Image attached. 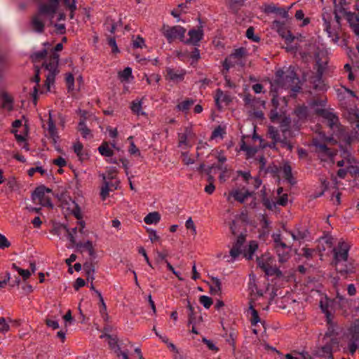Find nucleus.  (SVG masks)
I'll list each match as a JSON object with an SVG mask.
<instances>
[{
	"label": "nucleus",
	"instance_id": "nucleus-47",
	"mask_svg": "<svg viewBox=\"0 0 359 359\" xmlns=\"http://www.w3.org/2000/svg\"><path fill=\"white\" fill-rule=\"evenodd\" d=\"M250 309L251 311L250 322L252 325L255 326L259 322H260V318L258 311L254 308L252 304H250Z\"/></svg>",
	"mask_w": 359,
	"mask_h": 359
},
{
	"label": "nucleus",
	"instance_id": "nucleus-35",
	"mask_svg": "<svg viewBox=\"0 0 359 359\" xmlns=\"http://www.w3.org/2000/svg\"><path fill=\"white\" fill-rule=\"evenodd\" d=\"M1 97L3 101L1 107L6 109L9 111H12L13 109L14 102L13 97L7 93L3 92L1 95Z\"/></svg>",
	"mask_w": 359,
	"mask_h": 359
},
{
	"label": "nucleus",
	"instance_id": "nucleus-17",
	"mask_svg": "<svg viewBox=\"0 0 359 359\" xmlns=\"http://www.w3.org/2000/svg\"><path fill=\"white\" fill-rule=\"evenodd\" d=\"M334 238L328 232H324V235L318 240L317 248L320 252H325L326 250L332 252V249L334 248Z\"/></svg>",
	"mask_w": 359,
	"mask_h": 359
},
{
	"label": "nucleus",
	"instance_id": "nucleus-43",
	"mask_svg": "<svg viewBox=\"0 0 359 359\" xmlns=\"http://www.w3.org/2000/svg\"><path fill=\"white\" fill-rule=\"evenodd\" d=\"M83 269L86 272L87 280H90V281L93 282L94 280L93 273L95 272L93 264L92 263H85L83 264Z\"/></svg>",
	"mask_w": 359,
	"mask_h": 359
},
{
	"label": "nucleus",
	"instance_id": "nucleus-10",
	"mask_svg": "<svg viewBox=\"0 0 359 359\" xmlns=\"http://www.w3.org/2000/svg\"><path fill=\"white\" fill-rule=\"evenodd\" d=\"M273 248L280 263L283 264L290 258L291 247L286 245L281 238L280 234L273 236Z\"/></svg>",
	"mask_w": 359,
	"mask_h": 359
},
{
	"label": "nucleus",
	"instance_id": "nucleus-21",
	"mask_svg": "<svg viewBox=\"0 0 359 359\" xmlns=\"http://www.w3.org/2000/svg\"><path fill=\"white\" fill-rule=\"evenodd\" d=\"M351 35L346 32H339V42L337 43L341 48L347 51V55L351 58L353 53V48L350 46Z\"/></svg>",
	"mask_w": 359,
	"mask_h": 359
},
{
	"label": "nucleus",
	"instance_id": "nucleus-13",
	"mask_svg": "<svg viewBox=\"0 0 359 359\" xmlns=\"http://www.w3.org/2000/svg\"><path fill=\"white\" fill-rule=\"evenodd\" d=\"M214 102L218 111H221L224 106H229L233 100V98L228 91H224L220 88H217L213 94Z\"/></svg>",
	"mask_w": 359,
	"mask_h": 359
},
{
	"label": "nucleus",
	"instance_id": "nucleus-56",
	"mask_svg": "<svg viewBox=\"0 0 359 359\" xmlns=\"http://www.w3.org/2000/svg\"><path fill=\"white\" fill-rule=\"evenodd\" d=\"M32 81L36 83V86L34 88V93H33V97H34V102L36 104L37 101V93H38V88L37 86L39 85V83L40 81V76H39V70H36V74L32 79Z\"/></svg>",
	"mask_w": 359,
	"mask_h": 359
},
{
	"label": "nucleus",
	"instance_id": "nucleus-64",
	"mask_svg": "<svg viewBox=\"0 0 359 359\" xmlns=\"http://www.w3.org/2000/svg\"><path fill=\"white\" fill-rule=\"evenodd\" d=\"M327 103V98L326 97H315L313 100V106H320V107H325Z\"/></svg>",
	"mask_w": 359,
	"mask_h": 359
},
{
	"label": "nucleus",
	"instance_id": "nucleus-58",
	"mask_svg": "<svg viewBox=\"0 0 359 359\" xmlns=\"http://www.w3.org/2000/svg\"><path fill=\"white\" fill-rule=\"evenodd\" d=\"M213 168L222 170V167L221 165L212 164L211 166H209L208 168H205L204 174H205L208 176V179H207L208 181H214V177L211 175L212 170Z\"/></svg>",
	"mask_w": 359,
	"mask_h": 359
},
{
	"label": "nucleus",
	"instance_id": "nucleus-15",
	"mask_svg": "<svg viewBox=\"0 0 359 359\" xmlns=\"http://www.w3.org/2000/svg\"><path fill=\"white\" fill-rule=\"evenodd\" d=\"M195 137V133L191 127H185L183 132L177 134V147L180 148L187 149L192 147L190 140Z\"/></svg>",
	"mask_w": 359,
	"mask_h": 359
},
{
	"label": "nucleus",
	"instance_id": "nucleus-30",
	"mask_svg": "<svg viewBox=\"0 0 359 359\" xmlns=\"http://www.w3.org/2000/svg\"><path fill=\"white\" fill-rule=\"evenodd\" d=\"M316 151L322 158L326 157L331 160L337 154V151L334 149L329 148L325 144H319L318 145H316Z\"/></svg>",
	"mask_w": 359,
	"mask_h": 359
},
{
	"label": "nucleus",
	"instance_id": "nucleus-62",
	"mask_svg": "<svg viewBox=\"0 0 359 359\" xmlns=\"http://www.w3.org/2000/svg\"><path fill=\"white\" fill-rule=\"evenodd\" d=\"M108 44L111 48V51L113 53H117L119 52L118 46L116 43V39L114 36H109L107 38Z\"/></svg>",
	"mask_w": 359,
	"mask_h": 359
},
{
	"label": "nucleus",
	"instance_id": "nucleus-48",
	"mask_svg": "<svg viewBox=\"0 0 359 359\" xmlns=\"http://www.w3.org/2000/svg\"><path fill=\"white\" fill-rule=\"evenodd\" d=\"M133 137L130 136L128 140L130 141V146L128 147V152L130 155L140 156L141 155L140 149L136 147L133 141Z\"/></svg>",
	"mask_w": 359,
	"mask_h": 359
},
{
	"label": "nucleus",
	"instance_id": "nucleus-22",
	"mask_svg": "<svg viewBox=\"0 0 359 359\" xmlns=\"http://www.w3.org/2000/svg\"><path fill=\"white\" fill-rule=\"evenodd\" d=\"M72 149L80 161L83 162L89 159L88 151L84 149L83 143L79 140L74 142Z\"/></svg>",
	"mask_w": 359,
	"mask_h": 359
},
{
	"label": "nucleus",
	"instance_id": "nucleus-12",
	"mask_svg": "<svg viewBox=\"0 0 359 359\" xmlns=\"http://www.w3.org/2000/svg\"><path fill=\"white\" fill-rule=\"evenodd\" d=\"M351 245L344 240H340L336 247L332 249L334 262L337 265L340 262H346Z\"/></svg>",
	"mask_w": 359,
	"mask_h": 359
},
{
	"label": "nucleus",
	"instance_id": "nucleus-9",
	"mask_svg": "<svg viewBox=\"0 0 359 359\" xmlns=\"http://www.w3.org/2000/svg\"><path fill=\"white\" fill-rule=\"evenodd\" d=\"M247 55V50L245 48L241 47L236 48L232 52L229 57L225 58L222 62V67L226 71H229L230 68L236 65H243V60Z\"/></svg>",
	"mask_w": 359,
	"mask_h": 359
},
{
	"label": "nucleus",
	"instance_id": "nucleus-61",
	"mask_svg": "<svg viewBox=\"0 0 359 359\" xmlns=\"http://www.w3.org/2000/svg\"><path fill=\"white\" fill-rule=\"evenodd\" d=\"M199 302L205 309H209L213 303L211 297L205 295L200 297Z\"/></svg>",
	"mask_w": 359,
	"mask_h": 359
},
{
	"label": "nucleus",
	"instance_id": "nucleus-33",
	"mask_svg": "<svg viewBox=\"0 0 359 359\" xmlns=\"http://www.w3.org/2000/svg\"><path fill=\"white\" fill-rule=\"evenodd\" d=\"M347 3L345 0H340L338 4H335L334 7V12L341 14L343 18L346 20L348 13H353V12L348 11Z\"/></svg>",
	"mask_w": 359,
	"mask_h": 359
},
{
	"label": "nucleus",
	"instance_id": "nucleus-18",
	"mask_svg": "<svg viewBox=\"0 0 359 359\" xmlns=\"http://www.w3.org/2000/svg\"><path fill=\"white\" fill-rule=\"evenodd\" d=\"M272 27L277 31L282 38L285 39L286 41L292 42L293 41L294 36L290 31L287 29L284 22L276 20L272 22Z\"/></svg>",
	"mask_w": 359,
	"mask_h": 359
},
{
	"label": "nucleus",
	"instance_id": "nucleus-1",
	"mask_svg": "<svg viewBox=\"0 0 359 359\" xmlns=\"http://www.w3.org/2000/svg\"><path fill=\"white\" fill-rule=\"evenodd\" d=\"M272 96L270 104V111L269 117L270 121L273 123H279V128L269 126L267 128L266 136L271 140V143L269 145L271 149L276 148L277 144H280L283 148H286L289 151H292L293 144L292 142V131L290 130V118L285 116L284 107L286 105L285 100L284 105L280 104V98L278 97V93L276 90H271Z\"/></svg>",
	"mask_w": 359,
	"mask_h": 359
},
{
	"label": "nucleus",
	"instance_id": "nucleus-28",
	"mask_svg": "<svg viewBox=\"0 0 359 359\" xmlns=\"http://www.w3.org/2000/svg\"><path fill=\"white\" fill-rule=\"evenodd\" d=\"M111 147L109 145V142L107 141H103L98 147L99 153L104 157H112L114 155V150L112 148L116 147V143H111Z\"/></svg>",
	"mask_w": 359,
	"mask_h": 359
},
{
	"label": "nucleus",
	"instance_id": "nucleus-2",
	"mask_svg": "<svg viewBox=\"0 0 359 359\" xmlns=\"http://www.w3.org/2000/svg\"><path fill=\"white\" fill-rule=\"evenodd\" d=\"M315 112L327 121V126L339 139L346 141L349 144L352 143L353 137L349 135L346 128L340 124L337 116L326 109H316Z\"/></svg>",
	"mask_w": 359,
	"mask_h": 359
},
{
	"label": "nucleus",
	"instance_id": "nucleus-27",
	"mask_svg": "<svg viewBox=\"0 0 359 359\" xmlns=\"http://www.w3.org/2000/svg\"><path fill=\"white\" fill-rule=\"evenodd\" d=\"M290 8L287 9L282 7H278L275 4H271L266 6L264 12L266 13H276L280 15L282 18L287 19L289 16L288 11Z\"/></svg>",
	"mask_w": 359,
	"mask_h": 359
},
{
	"label": "nucleus",
	"instance_id": "nucleus-11",
	"mask_svg": "<svg viewBox=\"0 0 359 359\" xmlns=\"http://www.w3.org/2000/svg\"><path fill=\"white\" fill-rule=\"evenodd\" d=\"M50 192L51 190L44 186L37 187L32 194L34 203L44 207H53L51 198L49 196Z\"/></svg>",
	"mask_w": 359,
	"mask_h": 359
},
{
	"label": "nucleus",
	"instance_id": "nucleus-49",
	"mask_svg": "<svg viewBox=\"0 0 359 359\" xmlns=\"http://www.w3.org/2000/svg\"><path fill=\"white\" fill-rule=\"evenodd\" d=\"M65 82L68 91H72L74 89V77L72 73L65 74Z\"/></svg>",
	"mask_w": 359,
	"mask_h": 359
},
{
	"label": "nucleus",
	"instance_id": "nucleus-52",
	"mask_svg": "<svg viewBox=\"0 0 359 359\" xmlns=\"http://www.w3.org/2000/svg\"><path fill=\"white\" fill-rule=\"evenodd\" d=\"M295 18L298 20H303V22L302 23V26H306L309 25L311 22V20L309 18H304V13L302 10H297L295 13Z\"/></svg>",
	"mask_w": 359,
	"mask_h": 359
},
{
	"label": "nucleus",
	"instance_id": "nucleus-24",
	"mask_svg": "<svg viewBox=\"0 0 359 359\" xmlns=\"http://www.w3.org/2000/svg\"><path fill=\"white\" fill-rule=\"evenodd\" d=\"M104 180H105L106 177H103ZM120 182L118 180H116L114 182H108L104 180V185L102 187L100 191V196L103 201H104L109 196V191L116 190L118 189Z\"/></svg>",
	"mask_w": 359,
	"mask_h": 359
},
{
	"label": "nucleus",
	"instance_id": "nucleus-57",
	"mask_svg": "<svg viewBox=\"0 0 359 359\" xmlns=\"http://www.w3.org/2000/svg\"><path fill=\"white\" fill-rule=\"evenodd\" d=\"M245 35L248 39L254 42H259L260 41L259 36L255 35V29L253 27H250L247 29Z\"/></svg>",
	"mask_w": 359,
	"mask_h": 359
},
{
	"label": "nucleus",
	"instance_id": "nucleus-37",
	"mask_svg": "<svg viewBox=\"0 0 359 359\" xmlns=\"http://www.w3.org/2000/svg\"><path fill=\"white\" fill-rule=\"evenodd\" d=\"M326 318H327V330L325 332V337H336L337 335V332H336V330H335L336 325H334L332 322L330 315L329 313H327Z\"/></svg>",
	"mask_w": 359,
	"mask_h": 359
},
{
	"label": "nucleus",
	"instance_id": "nucleus-44",
	"mask_svg": "<svg viewBox=\"0 0 359 359\" xmlns=\"http://www.w3.org/2000/svg\"><path fill=\"white\" fill-rule=\"evenodd\" d=\"M77 246L88 251L89 255L91 257L94 256L95 254V249L93 245V243L90 241H88L83 243H79V244H77Z\"/></svg>",
	"mask_w": 359,
	"mask_h": 359
},
{
	"label": "nucleus",
	"instance_id": "nucleus-60",
	"mask_svg": "<svg viewBox=\"0 0 359 359\" xmlns=\"http://www.w3.org/2000/svg\"><path fill=\"white\" fill-rule=\"evenodd\" d=\"M294 240H303L307 236L308 231L306 230H297L296 232H290Z\"/></svg>",
	"mask_w": 359,
	"mask_h": 359
},
{
	"label": "nucleus",
	"instance_id": "nucleus-42",
	"mask_svg": "<svg viewBox=\"0 0 359 359\" xmlns=\"http://www.w3.org/2000/svg\"><path fill=\"white\" fill-rule=\"evenodd\" d=\"M257 248H258L257 243L254 241H250L249 246H248V249L246 251H245V252H244L245 257H246L248 259H252L253 254L255 253V252L257 250Z\"/></svg>",
	"mask_w": 359,
	"mask_h": 359
},
{
	"label": "nucleus",
	"instance_id": "nucleus-32",
	"mask_svg": "<svg viewBox=\"0 0 359 359\" xmlns=\"http://www.w3.org/2000/svg\"><path fill=\"white\" fill-rule=\"evenodd\" d=\"M47 130L48 133L49 138H51L54 143L57 142V139L59 138L57 134V130L55 126V123L53 118L50 116L47 121Z\"/></svg>",
	"mask_w": 359,
	"mask_h": 359
},
{
	"label": "nucleus",
	"instance_id": "nucleus-16",
	"mask_svg": "<svg viewBox=\"0 0 359 359\" xmlns=\"http://www.w3.org/2000/svg\"><path fill=\"white\" fill-rule=\"evenodd\" d=\"M187 71L184 69L166 67L165 79L167 81L178 83L184 80Z\"/></svg>",
	"mask_w": 359,
	"mask_h": 359
},
{
	"label": "nucleus",
	"instance_id": "nucleus-50",
	"mask_svg": "<svg viewBox=\"0 0 359 359\" xmlns=\"http://www.w3.org/2000/svg\"><path fill=\"white\" fill-rule=\"evenodd\" d=\"M104 25H106L107 29L111 33L114 34L116 30V23L112 18L108 17L106 19Z\"/></svg>",
	"mask_w": 359,
	"mask_h": 359
},
{
	"label": "nucleus",
	"instance_id": "nucleus-45",
	"mask_svg": "<svg viewBox=\"0 0 359 359\" xmlns=\"http://www.w3.org/2000/svg\"><path fill=\"white\" fill-rule=\"evenodd\" d=\"M189 57L192 60L191 65H193L194 63H198L201 59L200 50L195 46L192 50L189 53Z\"/></svg>",
	"mask_w": 359,
	"mask_h": 359
},
{
	"label": "nucleus",
	"instance_id": "nucleus-39",
	"mask_svg": "<svg viewBox=\"0 0 359 359\" xmlns=\"http://www.w3.org/2000/svg\"><path fill=\"white\" fill-rule=\"evenodd\" d=\"M78 130L83 138L92 137L91 130L88 128L84 120H81L78 124Z\"/></svg>",
	"mask_w": 359,
	"mask_h": 359
},
{
	"label": "nucleus",
	"instance_id": "nucleus-34",
	"mask_svg": "<svg viewBox=\"0 0 359 359\" xmlns=\"http://www.w3.org/2000/svg\"><path fill=\"white\" fill-rule=\"evenodd\" d=\"M130 109L135 115L147 116V114L142 111V100L135 99L133 100Z\"/></svg>",
	"mask_w": 359,
	"mask_h": 359
},
{
	"label": "nucleus",
	"instance_id": "nucleus-7",
	"mask_svg": "<svg viewBox=\"0 0 359 359\" xmlns=\"http://www.w3.org/2000/svg\"><path fill=\"white\" fill-rule=\"evenodd\" d=\"M161 32L169 43L177 40L184 43L187 29L180 25L170 27L164 25L161 28Z\"/></svg>",
	"mask_w": 359,
	"mask_h": 359
},
{
	"label": "nucleus",
	"instance_id": "nucleus-4",
	"mask_svg": "<svg viewBox=\"0 0 359 359\" xmlns=\"http://www.w3.org/2000/svg\"><path fill=\"white\" fill-rule=\"evenodd\" d=\"M63 49V45L61 43H57L53 50H51L50 53L47 60L43 62L42 67L48 71V74L46 76V81L48 85L50 83H53L56 74L59 72L58 64L60 60V55L57 52L61 51Z\"/></svg>",
	"mask_w": 359,
	"mask_h": 359
},
{
	"label": "nucleus",
	"instance_id": "nucleus-20",
	"mask_svg": "<svg viewBox=\"0 0 359 359\" xmlns=\"http://www.w3.org/2000/svg\"><path fill=\"white\" fill-rule=\"evenodd\" d=\"M59 4V0H49L48 4H41L39 7L40 15H53Z\"/></svg>",
	"mask_w": 359,
	"mask_h": 359
},
{
	"label": "nucleus",
	"instance_id": "nucleus-51",
	"mask_svg": "<svg viewBox=\"0 0 359 359\" xmlns=\"http://www.w3.org/2000/svg\"><path fill=\"white\" fill-rule=\"evenodd\" d=\"M118 78L121 81H128L130 77H132V69L129 67H126L123 71L118 72Z\"/></svg>",
	"mask_w": 359,
	"mask_h": 359
},
{
	"label": "nucleus",
	"instance_id": "nucleus-8",
	"mask_svg": "<svg viewBox=\"0 0 359 359\" xmlns=\"http://www.w3.org/2000/svg\"><path fill=\"white\" fill-rule=\"evenodd\" d=\"M245 139L248 140H250L252 142H257L259 141V147L261 148H266L269 146L271 143H267L264 140H263L259 135H257L256 133H255L252 135V137L250 136H243L241 142V150L244 151L246 152V154L248 157H252L255 155V154L257 152V147L255 146H251L247 144L245 142Z\"/></svg>",
	"mask_w": 359,
	"mask_h": 359
},
{
	"label": "nucleus",
	"instance_id": "nucleus-41",
	"mask_svg": "<svg viewBox=\"0 0 359 359\" xmlns=\"http://www.w3.org/2000/svg\"><path fill=\"white\" fill-rule=\"evenodd\" d=\"M32 26L34 31L37 32H43L44 30V23L39 19L38 15H35L32 19Z\"/></svg>",
	"mask_w": 359,
	"mask_h": 359
},
{
	"label": "nucleus",
	"instance_id": "nucleus-3",
	"mask_svg": "<svg viewBox=\"0 0 359 359\" xmlns=\"http://www.w3.org/2000/svg\"><path fill=\"white\" fill-rule=\"evenodd\" d=\"M299 79L294 67L291 66L285 69H278L275 73V78L271 86L276 85L278 87L296 90L298 87Z\"/></svg>",
	"mask_w": 359,
	"mask_h": 359
},
{
	"label": "nucleus",
	"instance_id": "nucleus-53",
	"mask_svg": "<svg viewBox=\"0 0 359 359\" xmlns=\"http://www.w3.org/2000/svg\"><path fill=\"white\" fill-rule=\"evenodd\" d=\"M47 55H48V52L46 50H43L41 51L36 52L32 56L33 61L34 62H40L43 60H44V61H45L46 60L48 59V57L46 58Z\"/></svg>",
	"mask_w": 359,
	"mask_h": 359
},
{
	"label": "nucleus",
	"instance_id": "nucleus-54",
	"mask_svg": "<svg viewBox=\"0 0 359 359\" xmlns=\"http://www.w3.org/2000/svg\"><path fill=\"white\" fill-rule=\"evenodd\" d=\"M187 309H189L188 314V325L194 324L196 322V313L194 312V308L192 306L191 303L189 302L187 305Z\"/></svg>",
	"mask_w": 359,
	"mask_h": 359
},
{
	"label": "nucleus",
	"instance_id": "nucleus-5",
	"mask_svg": "<svg viewBox=\"0 0 359 359\" xmlns=\"http://www.w3.org/2000/svg\"><path fill=\"white\" fill-rule=\"evenodd\" d=\"M323 30L333 43L339 42V32H341V25H337L333 20L331 9L323 8L321 13Z\"/></svg>",
	"mask_w": 359,
	"mask_h": 359
},
{
	"label": "nucleus",
	"instance_id": "nucleus-36",
	"mask_svg": "<svg viewBox=\"0 0 359 359\" xmlns=\"http://www.w3.org/2000/svg\"><path fill=\"white\" fill-rule=\"evenodd\" d=\"M226 134V126L219 125L212 130L210 137V140H216L217 138L223 140Z\"/></svg>",
	"mask_w": 359,
	"mask_h": 359
},
{
	"label": "nucleus",
	"instance_id": "nucleus-25",
	"mask_svg": "<svg viewBox=\"0 0 359 359\" xmlns=\"http://www.w3.org/2000/svg\"><path fill=\"white\" fill-rule=\"evenodd\" d=\"M245 242V236L241 234L239 235L236 242L233 243V247L230 250V255L231 257L235 259L237 258L241 253V247Z\"/></svg>",
	"mask_w": 359,
	"mask_h": 359
},
{
	"label": "nucleus",
	"instance_id": "nucleus-31",
	"mask_svg": "<svg viewBox=\"0 0 359 359\" xmlns=\"http://www.w3.org/2000/svg\"><path fill=\"white\" fill-rule=\"evenodd\" d=\"M252 192H250L248 189L243 188L241 189H236L230 193L234 199L240 203H243L245 200L252 195Z\"/></svg>",
	"mask_w": 359,
	"mask_h": 359
},
{
	"label": "nucleus",
	"instance_id": "nucleus-14",
	"mask_svg": "<svg viewBox=\"0 0 359 359\" xmlns=\"http://www.w3.org/2000/svg\"><path fill=\"white\" fill-rule=\"evenodd\" d=\"M189 38L184 36V44L198 46L204 36V32L202 26L197 28H192L188 32Z\"/></svg>",
	"mask_w": 359,
	"mask_h": 359
},
{
	"label": "nucleus",
	"instance_id": "nucleus-38",
	"mask_svg": "<svg viewBox=\"0 0 359 359\" xmlns=\"http://www.w3.org/2000/svg\"><path fill=\"white\" fill-rule=\"evenodd\" d=\"M212 285L210 287V292L212 294H221L222 283L220 280L215 277L211 278Z\"/></svg>",
	"mask_w": 359,
	"mask_h": 359
},
{
	"label": "nucleus",
	"instance_id": "nucleus-59",
	"mask_svg": "<svg viewBox=\"0 0 359 359\" xmlns=\"http://www.w3.org/2000/svg\"><path fill=\"white\" fill-rule=\"evenodd\" d=\"M262 202L263 205L266 208L269 210H272L273 203L271 202V199L267 196L265 191H264V193H262Z\"/></svg>",
	"mask_w": 359,
	"mask_h": 359
},
{
	"label": "nucleus",
	"instance_id": "nucleus-23",
	"mask_svg": "<svg viewBox=\"0 0 359 359\" xmlns=\"http://www.w3.org/2000/svg\"><path fill=\"white\" fill-rule=\"evenodd\" d=\"M196 100L191 97H186L184 100L178 102L177 104L175 106V109L187 116L189 114V110L194 104Z\"/></svg>",
	"mask_w": 359,
	"mask_h": 359
},
{
	"label": "nucleus",
	"instance_id": "nucleus-19",
	"mask_svg": "<svg viewBox=\"0 0 359 359\" xmlns=\"http://www.w3.org/2000/svg\"><path fill=\"white\" fill-rule=\"evenodd\" d=\"M357 13H348L346 18V22L351 31L355 36L359 38V8H356Z\"/></svg>",
	"mask_w": 359,
	"mask_h": 359
},
{
	"label": "nucleus",
	"instance_id": "nucleus-46",
	"mask_svg": "<svg viewBox=\"0 0 359 359\" xmlns=\"http://www.w3.org/2000/svg\"><path fill=\"white\" fill-rule=\"evenodd\" d=\"M313 84V88L318 90H326L325 84L324 81L322 79L321 76H316L312 81Z\"/></svg>",
	"mask_w": 359,
	"mask_h": 359
},
{
	"label": "nucleus",
	"instance_id": "nucleus-40",
	"mask_svg": "<svg viewBox=\"0 0 359 359\" xmlns=\"http://www.w3.org/2000/svg\"><path fill=\"white\" fill-rule=\"evenodd\" d=\"M160 220L161 215L158 212H150L144 218V222L147 224H156Z\"/></svg>",
	"mask_w": 359,
	"mask_h": 359
},
{
	"label": "nucleus",
	"instance_id": "nucleus-6",
	"mask_svg": "<svg viewBox=\"0 0 359 359\" xmlns=\"http://www.w3.org/2000/svg\"><path fill=\"white\" fill-rule=\"evenodd\" d=\"M257 262L258 266L266 273L267 276H276L280 277L282 272L276 266L275 258L269 253H265L262 256L257 257Z\"/></svg>",
	"mask_w": 359,
	"mask_h": 359
},
{
	"label": "nucleus",
	"instance_id": "nucleus-26",
	"mask_svg": "<svg viewBox=\"0 0 359 359\" xmlns=\"http://www.w3.org/2000/svg\"><path fill=\"white\" fill-rule=\"evenodd\" d=\"M347 120L352 124L353 130L355 133L359 131V111L355 109H351L347 113Z\"/></svg>",
	"mask_w": 359,
	"mask_h": 359
},
{
	"label": "nucleus",
	"instance_id": "nucleus-55",
	"mask_svg": "<svg viewBox=\"0 0 359 359\" xmlns=\"http://www.w3.org/2000/svg\"><path fill=\"white\" fill-rule=\"evenodd\" d=\"M343 74H347V77L349 81H353L355 79L352 67L350 64H346L342 69Z\"/></svg>",
	"mask_w": 359,
	"mask_h": 359
},
{
	"label": "nucleus",
	"instance_id": "nucleus-63",
	"mask_svg": "<svg viewBox=\"0 0 359 359\" xmlns=\"http://www.w3.org/2000/svg\"><path fill=\"white\" fill-rule=\"evenodd\" d=\"M52 163L59 168H63L67 165V161L63 157L58 156L53 160Z\"/></svg>",
	"mask_w": 359,
	"mask_h": 359
},
{
	"label": "nucleus",
	"instance_id": "nucleus-29",
	"mask_svg": "<svg viewBox=\"0 0 359 359\" xmlns=\"http://www.w3.org/2000/svg\"><path fill=\"white\" fill-rule=\"evenodd\" d=\"M316 151L322 158L326 157L331 160L337 154V151L334 149L329 148L325 144H319L318 145H316Z\"/></svg>",
	"mask_w": 359,
	"mask_h": 359
}]
</instances>
